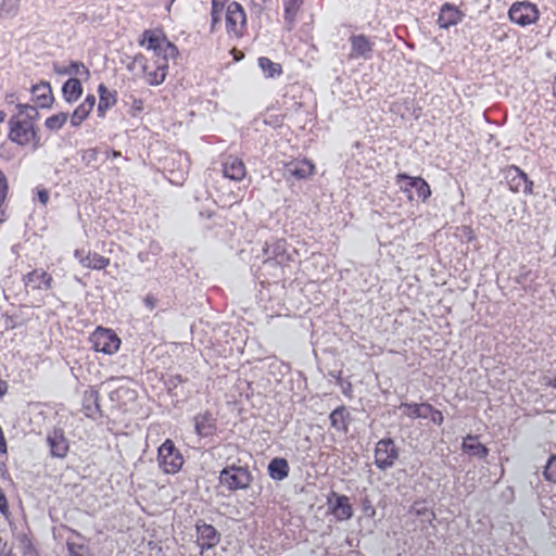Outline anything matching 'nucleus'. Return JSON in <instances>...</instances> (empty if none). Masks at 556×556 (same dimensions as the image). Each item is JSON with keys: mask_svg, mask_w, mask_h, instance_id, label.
<instances>
[{"mask_svg": "<svg viewBox=\"0 0 556 556\" xmlns=\"http://www.w3.org/2000/svg\"><path fill=\"white\" fill-rule=\"evenodd\" d=\"M67 119H68V114L61 112V113H58V114H54V115L48 117L45 122V126H46V128H48L51 131H58L65 125Z\"/></svg>", "mask_w": 556, "mask_h": 556, "instance_id": "34", "label": "nucleus"}, {"mask_svg": "<svg viewBox=\"0 0 556 556\" xmlns=\"http://www.w3.org/2000/svg\"><path fill=\"white\" fill-rule=\"evenodd\" d=\"M422 177H420V176L412 177L406 173H399L395 176V182H396V185L400 186L401 191L409 192L410 188L416 189V187H418L419 184H417L416 181H418Z\"/></svg>", "mask_w": 556, "mask_h": 556, "instance_id": "32", "label": "nucleus"}, {"mask_svg": "<svg viewBox=\"0 0 556 556\" xmlns=\"http://www.w3.org/2000/svg\"><path fill=\"white\" fill-rule=\"evenodd\" d=\"M52 70L56 75H76L83 76L85 79L90 77V71L80 61H71L68 66L62 65L59 62L52 63Z\"/></svg>", "mask_w": 556, "mask_h": 556, "instance_id": "24", "label": "nucleus"}, {"mask_svg": "<svg viewBox=\"0 0 556 556\" xmlns=\"http://www.w3.org/2000/svg\"><path fill=\"white\" fill-rule=\"evenodd\" d=\"M30 92L33 94L34 101L37 103V106L41 109L52 108L54 97L50 83L40 81L39 84L31 86Z\"/></svg>", "mask_w": 556, "mask_h": 556, "instance_id": "18", "label": "nucleus"}, {"mask_svg": "<svg viewBox=\"0 0 556 556\" xmlns=\"http://www.w3.org/2000/svg\"><path fill=\"white\" fill-rule=\"evenodd\" d=\"M121 155H122V153L119 151H115V150L111 151V156L114 159L119 157Z\"/></svg>", "mask_w": 556, "mask_h": 556, "instance_id": "60", "label": "nucleus"}, {"mask_svg": "<svg viewBox=\"0 0 556 556\" xmlns=\"http://www.w3.org/2000/svg\"><path fill=\"white\" fill-rule=\"evenodd\" d=\"M179 54L178 48L176 45H174L172 41L166 39V41L162 46V54L161 56H157V61H166V64H168V60L173 59L175 60Z\"/></svg>", "mask_w": 556, "mask_h": 556, "instance_id": "35", "label": "nucleus"}, {"mask_svg": "<svg viewBox=\"0 0 556 556\" xmlns=\"http://www.w3.org/2000/svg\"><path fill=\"white\" fill-rule=\"evenodd\" d=\"M267 470L271 479L280 481L288 477L290 467L287 459L275 457L269 462Z\"/></svg>", "mask_w": 556, "mask_h": 556, "instance_id": "27", "label": "nucleus"}, {"mask_svg": "<svg viewBox=\"0 0 556 556\" xmlns=\"http://www.w3.org/2000/svg\"><path fill=\"white\" fill-rule=\"evenodd\" d=\"M89 114L90 111L86 106L79 104L71 115V125L73 127L80 126L81 123L89 116Z\"/></svg>", "mask_w": 556, "mask_h": 556, "instance_id": "38", "label": "nucleus"}, {"mask_svg": "<svg viewBox=\"0 0 556 556\" xmlns=\"http://www.w3.org/2000/svg\"><path fill=\"white\" fill-rule=\"evenodd\" d=\"M509 20L519 25L528 26L539 20L538 7L529 1L515 2L508 11Z\"/></svg>", "mask_w": 556, "mask_h": 556, "instance_id": "6", "label": "nucleus"}, {"mask_svg": "<svg viewBox=\"0 0 556 556\" xmlns=\"http://www.w3.org/2000/svg\"><path fill=\"white\" fill-rule=\"evenodd\" d=\"M9 192V182L4 173L0 169V223L4 222V211L2 205L7 200Z\"/></svg>", "mask_w": 556, "mask_h": 556, "instance_id": "36", "label": "nucleus"}, {"mask_svg": "<svg viewBox=\"0 0 556 556\" xmlns=\"http://www.w3.org/2000/svg\"><path fill=\"white\" fill-rule=\"evenodd\" d=\"M219 482L224 486L244 488L254 482V475L243 466H227L219 471Z\"/></svg>", "mask_w": 556, "mask_h": 556, "instance_id": "4", "label": "nucleus"}, {"mask_svg": "<svg viewBox=\"0 0 556 556\" xmlns=\"http://www.w3.org/2000/svg\"><path fill=\"white\" fill-rule=\"evenodd\" d=\"M223 13L211 11V31H215L216 25L220 23Z\"/></svg>", "mask_w": 556, "mask_h": 556, "instance_id": "52", "label": "nucleus"}, {"mask_svg": "<svg viewBox=\"0 0 556 556\" xmlns=\"http://www.w3.org/2000/svg\"><path fill=\"white\" fill-rule=\"evenodd\" d=\"M80 104L86 106L91 112L96 104V97L93 94H88L84 102Z\"/></svg>", "mask_w": 556, "mask_h": 556, "instance_id": "53", "label": "nucleus"}, {"mask_svg": "<svg viewBox=\"0 0 556 556\" xmlns=\"http://www.w3.org/2000/svg\"><path fill=\"white\" fill-rule=\"evenodd\" d=\"M416 182L419 184L418 187H416L417 195L422 202H426L432 194L430 185L424 178Z\"/></svg>", "mask_w": 556, "mask_h": 556, "instance_id": "40", "label": "nucleus"}, {"mask_svg": "<svg viewBox=\"0 0 556 556\" xmlns=\"http://www.w3.org/2000/svg\"><path fill=\"white\" fill-rule=\"evenodd\" d=\"M0 556H15L12 551H2L0 553Z\"/></svg>", "mask_w": 556, "mask_h": 556, "instance_id": "59", "label": "nucleus"}, {"mask_svg": "<svg viewBox=\"0 0 556 556\" xmlns=\"http://www.w3.org/2000/svg\"><path fill=\"white\" fill-rule=\"evenodd\" d=\"M99 155V151L96 148H89L81 152V160L87 165L90 166L93 162L97 161Z\"/></svg>", "mask_w": 556, "mask_h": 556, "instance_id": "42", "label": "nucleus"}, {"mask_svg": "<svg viewBox=\"0 0 556 556\" xmlns=\"http://www.w3.org/2000/svg\"><path fill=\"white\" fill-rule=\"evenodd\" d=\"M7 452V441L3 431L0 433V453Z\"/></svg>", "mask_w": 556, "mask_h": 556, "instance_id": "56", "label": "nucleus"}, {"mask_svg": "<svg viewBox=\"0 0 556 556\" xmlns=\"http://www.w3.org/2000/svg\"><path fill=\"white\" fill-rule=\"evenodd\" d=\"M315 170V165L306 160H293L286 164L285 167V177L289 179L293 177L298 180L309 178Z\"/></svg>", "mask_w": 556, "mask_h": 556, "instance_id": "14", "label": "nucleus"}, {"mask_svg": "<svg viewBox=\"0 0 556 556\" xmlns=\"http://www.w3.org/2000/svg\"><path fill=\"white\" fill-rule=\"evenodd\" d=\"M143 303L149 311H153L157 304V299L152 294H148L146 295Z\"/></svg>", "mask_w": 556, "mask_h": 556, "instance_id": "45", "label": "nucleus"}, {"mask_svg": "<svg viewBox=\"0 0 556 556\" xmlns=\"http://www.w3.org/2000/svg\"><path fill=\"white\" fill-rule=\"evenodd\" d=\"M7 101L9 103H13L14 102V94L12 93V94L7 96Z\"/></svg>", "mask_w": 556, "mask_h": 556, "instance_id": "61", "label": "nucleus"}, {"mask_svg": "<svg viewBox=\"0 0 556 556\" xmlns=\"http://www.w3.org/2000/svg\"><path fill=\"white\" fill-rule=\"evenodd\" d=\"M187 379L181 375H170L164 380V384L169 393H172L180 383L186 382Z\"/></svg>", "mask_w": 556, "mask_h": 556, "instance_id": "41", "label": "nucleus"}, {"mask_svg": "<svg viewBox=\"0 0 556 556\" xmlns=\"http://www.w3.org/2000/svg\"><path fill=\"white\" fill-rule=\"evenodd\" d=\"M351 56L369 59L374 43L365 35H353L350 37Z\"/></svg>", "mask_w": 556, "mask_h": 556, "instance_id": "22", "label": "nucleus"}, {"mask_svg": "<svg viewBox=\"0 0 556 556\" xmlns=\"http://www.w3.org/2000/svg\"><path fill=\"white\" fill-rule=\"evenodd\" d=\"M544 479L556 484V455H551L543 470Z\"/></svg>", "mask_w": 556, "mask_h": 556, "instance_id": "37", "label": "nucleus"}, {"mask_svg": "<svg viewBox=\"0 0 556 556\" xmlns=\"http://www.w3.org/2000/svg\"><path fill=\"white\" fill-rule=\"evenodd\" d=\"M328 511L339 521L348 520L352 517L353 509L350 501L344 495L331 492L327 500Z\"/></svg>", "mask_w": 556, "mask_h": 556, "instance_id": "11", "label": "nucleus"}, {"mask_svg": "<svg viewBox=\"0 0 556 556\" xmlns=\"http://www.w3.org/2000/svg\"><path fill=\"white\" fill-rule=\"evenodd\" d=\"M138 257H139V260L143 261L142 253H139V254H138Z\"/></svg>", "mask_w": 556, "mask_h": 556, "instance_id": "64", "label": "nucleus"}, {"mask_svg": "<svg viewBox=\"0 0 556 556\" xmlns=\"http://www.w3.org/2000/svg\"><path fill=\"white\" fill-rule=\"evenodd\" d=\"M142 110H143V102H142V100L134 98L132 105H131V115L136 116Z\"/></svg>", "mask_w": 556, "mask_h": 556, "instance_id": "49", "label": "nucleus"}, {"mask_svg": "<svg viewBox=\"0 0 556 556\" xmlns=\"http://www.w3.org/2000/svg\"><path fill=\"white\" fill-rule=\"evenodd\" d=\"M463 451L471 457L484 459L489 455V448L479 442L477 435L468 434L462 444Z\"/></svg>", "mask_w": 556, "mask_h": 556, "instance_id": "25", "label": "nucleus"}, {"mask_svg": "<svg viewBox=\"0 0 556 556\" xmlns=\"http://www.w3.org/2000/svg\"><path fill=\"white\" fill-rule=\"evenodd\" d=\"M350 417V413L346 407L341 405L330 413L329 420L332 428L338 431L348 432L346 420Z\"/></svg>", "mask_w": 556, "mask_h": 556, "instance_id": "28", "label": "nucleus"}, {"mask_svg": "<svg viewBox=\"0 0 556 556\" xmlns=\"http://www.w3.org/2000/svg\"><path fill=\"white\" fill-rule=\"evenodd\" d=\"M223 173L226 178L241 181L247 174L245 165L239 157L229 155L223 164Z\"/></svg>", "mask_w": 556, "mask_h": 556, "instance_id": "21", "label": "nucleus"}, {"mask_svg": "<svg viewBox=\"0 0 556 556\" xmlns=\"http://www.w3.org/2000/svg\"><path fill=\"white\" fill-rule=\"evenodd\" d=\"M0 511L4 516H7L9 514V505H8L7 496L2 492V489H0Z\"/></svg>", "mask_w": 556, "mask_h": 556, "instance_id": "46", "label": "nucleus"}, {"mask_svg": "<svg viewBox=\"0 0 556 556\" xmlns=\"http://www.w3.org/2000/svg\"><path fill=\"white\" fill-rule=\"evenodd\" d=\"M21 0H2L0 3V18H12L17 15Z\"/></svg>", "mask_w": 556, "mask_h": 556, "instance_id": "33", "label": "nucleus"}, {"mask_svg": "<svg viewBox=\"0 0 556 556\" xmlns=\"http://www.w3.org/2000/svg\"><path fill=\"white\" fill-rule=\"evenodd\" d=\"M24 283L34 290H49L52 288V276L41 268H37L24 276Z\"/></svg>", "mask_w": 556, "mask_h": 556, "instance_id": "17", "label": "nucleus"}, {"mask_svg": "<svg viewBox=\"0 0 556 556\" xmlns=\"http://www.w3.org/2000/svg\"><path fill=\"white\" fill-rule=\"evenodd\" d=\"M143 59H144V56H143V55L138 54V55H136V56H135V60H134V61H135V62H138V61H141V60H143Z\"/></svg>", "mask_w": 556, "mask_h": 556, "instance_id": "62", "label": "nucleus"}, {"mask_svg": "<svg viewBox=\"0 0 556 556\" xmlns=\"http://www.w3.org/2000/svg\"><path fill=\"white\" fill-rule=\"evenodd\" d=\"M83 412L86 417L93 420L103 416L100 406V393L98 390L90 388L83 395Z\"/></svg>", "mask_w": 556, "mask_h": 556, "instance_id": "16", "label": "nucleus"}, {"mask_svg": "<svg viewBox=\"0 0 556 556\" xmlns=\"http://www.w3.org/2000/svg\"><path fill=\"white\" fill-rule=\"evenodd\" d=\"M167 68L168 64H166V61H156V68L148 73V83L151 86L161 85L166 78Z\"/></svg>", "mask_w": 556, "mask_h": 556, "instance_id": "30", "label": "nucleus"}, {"mask_svg": "<svg viewBox=\"0 0 556 556\" xmlns=\"http://www.w3.org/2000/svg\"><path fill=\"white\" fill-rule=\"evenodd\" d=\"M9 139L18 146L33 144V149L37 150L40 143V136L35 124L23 121L20 116H12L9 121Z\"/></svg>", "mask_w": 556, "mask_h": 556, "instance_id": "1", "label": "nucleus"}, {"mask_svg": "<svg viewBox=\"0 0 556 556\" xmlns=\"http://www.w3.org/2000/svg\"><path fill=\"white\" fill-rule=\"evenodd\" d=\"M430 419L434 425L441 426L444 421V416L441 410L437 409L430 415Z\"/></svg>", "mask_w": 556, "mask_h": 556, "instance_id": "47", "label": "nucleus"}, {"mask_svg": "<svg viewBox=\"0 0 556 556\" xmlns=\"http://www.w3.org/2000/svg\"><path fill=\"white\" fill-rule=\"evenodd\" d=\"M401 448L394 439L382 438L376 444L375 464L379 469L386 470L392 468L400 458Z\"/></svg>", "mask_w": 556, "mask_h": 556, "instance_id": "3", "label": "nucleus"}, {"mask_svg": "<svg viewBox=\"0 0 556 556\" xmlns=\"http://www.w3.org/2000/svg\"><path fill=\"white\" fill-rule=\"evenodd\" d=\"M402 407L407 408L409 410L407 413V416L413 418V419H417V418L427 419L428 418L427 414L421 413L420 404H417V403H402L400 408H402Z\"/></svg>", "mask_w": 556, "mask_h": 556, "instance_id": "39", "label": "nucleus"}, {"mask_svg": "<svg viewBox=\"0 0 556 556\" xmlns=\"http://www.w3.org/2000/svg\"><path fill=\"white\" fill-rule=\"evenodd\" d=\"M83 85L76 77L68 78L62 86V94L67 103H74L83 94Z\"/></svg>", "mask_w": 556, "mask_h": 556, "instance_id": "26", "label": "nucleus"}, {"mask_svg": "<svg viewBox=\"0 0 556 556\" xmlns=\"http://www.w3.org/2000/svg\"><path fill=\"white\" fill-rule=\"evenodd\" d=\"M465 14L456 5L445 2L442 4L437 23L440 28L448 29L463 21Z\"/></svg>", "mask_w": 556, "mask_h": 556, "instance_id": "15", "label": "nucleus"}, {"mask_svg": "<svg viewBox=\"0 0 556 556\" xmlns=\"http://www.w3.org/2000/svg\"><path fill=\"white\" fill-rule=\"evenodd\" d=\"M70 553H71V556H85L84 553H83V547L81 546L74 547L73 545H71L70 546Z\"/></svg>", "mask_w": 556, "mask_h": 556, "instance_id": "55", "label": "nucleus"}, {"mask_svg": "<svg viewBox=\"0 0 556 556\" xmlns=\"http://www.w3.org/2000/svg\"><path fill=\"white\" fill-rule=\"evenodd\" d=\"M257 62L265 77L267 78L278 77L282 73L281 65L279 63L273 62L269 58L261 56L258 58Z\"/></svg>", "mask_w": 556, "mask_h": 556, "instance_id": "29", "label": "nucleus"}, {"mask_svg": "<svg viewBox=\"0 0 556 556\" xmlns=\"http://www.w3.org/2000/svg\"><path fill=\"white\" fill-rule=\"evenodd\" d=\"M422 503H414V505L412 506V509L417 514V515H427L428 517H433L434 514L431 511V510H428L426 507L421 506Z\"/></svg>", "mask_w": 556, "mask_h": 556, "instance_id": "44", "label": "nucleus"}, {"mask_svg": "<svg viewBox=\"0 0 556 556\" xmlns=\"http://www.w3.org/2000/svg\"><path fill=\"white\" fill-rule=\"evenodd\" d=\"M47 443L52 457L64 458L70 448V442L62 428H53L47 435Z\"/></svg>", "mask_w": 556, "mask_h": 556, "instance_id": "12", "label": "nucleus"}, {"mask_svg": "<svg viewBox=\"0 0 556 556\" xmlns=\"http://www.w3.org/2000/svg\"><path fill=\"white\" fill-rule=\"evenodd\" d=\"M504 176L509 189L515 192H522L526 195L533 194V181L517 165H509L504 169Z\"/></svg>", "mask_w": 556, "mask_h": 556, "instance_id": "7", "label": "nucleus"}, {"mask_svg": "<svg viewBox=\"0 0 556 556\" xmlns=\"http://www.w3.org/2000/svg\"><path fill=\"white\" fill-rule=\"evenodd\" d=\"M11 478L9 476L8 469L4 464H0V483H11Z\"/></svg>", "mask_w": 556, "mask_h": 556, "instance_id": "51", "label": "nucleus"}, {"mask_svg": "<svg viewBox=\"0 0 556 556\" xmlns=\"http://www.w3.org/2000/svg\"><path fill=\"white\" fill-rule=\"evenodd\" d=\"M8 392V383L7 381L0 379V397H2Z\"/></svg>", "mask_w": 556, "mask_h": 556, "instance_id": "57", "label": "nucleus"}, {"mask_svg": "<svg viewBox=\"0 0 556 556\" xmlns=\"http://www.w3.org/2000/svg\"><path fill=\"white\" fill-rule=\"evenodd\" d=\"M420 408L421 413L428 415V418H430V415L435 410V408L429 403H421Z\"/></svg>", "mask_w": 556, "mask_h": 556, "instance_id": "54", "label": "nucleus"}, {"mask_svg": "<svg viewBox=\"0 0 556 556\" xmlns=\"http://www.w3.org/2000/svg\"><path fill=\"white\" fill-rule=\"evenodd\" d=\"M298 7V0H287L285 3V17L286 20H291L292 14Z\"/></svg>", "mask_w": 556, "mask_h": 556, "instance_id": "43", "label": "nucleus"}, {"mask_svg": "<svg viewBox=\"0 0 556 556\" xmlns=\"http://www.w3.org/2000/svg\"><path fill=\"white\" fill-rule=\"evenodd\" d=\"M166 36L162 30L147 29L142 33V39L139 40V45L146 47L148 50H152L155 56H161L162 46L166 41Z\"/></svg>", "mask_w": 556, "mask_h": 556, "instance_id": "19", "label": "nucleus"}, {"mask_svg": "<svg viewBox=\"0 0 556 556\" xmlns=\"http://www.w3.org/2000/svg\"><path fill=\"white\" fill-rule=\"evenodd\" d=\"M226 0H212V12L223 13L225 9Z\"/></svg>", "mask_w": 556, "mask_h": 556, "instance_id": "50", "label": "nucleus"}, {"mask_svg": "<svg viewBox=\"0 0 556 556\" xmlns=\"http://www.w3.org/2000/svg\"><path fill=\"white\" fill-rule=\"evenodd\" d=\"M226 29L229 35L240 38L247 26V15L243 7L236 1L230 2L226 10Z\"/></svg>", "mask_w": 556, "mask_h": 556, "instance_id": "8", "label": "nucleus"}, {"mask_svg": "<svg viewBox=\"0 0 556 556\" xmlns=\"http://www.w3.org/2000/svg\"><path fill=\"white\" fill-rule=\"evenodd\" d=\"M157 462L165 473H176L184 465V456L170 439H166L157 448Z\"/></svg>", "mask_w": 556, "mask_h": 556, "instance_id": "2", "label": "nucleus"}, {"mask_svg": "<svg viewBox=\"0 0 556 556\" xmlns=\"http://www.w3.org/2000/svg\"><path fill=\"white\" fill-rule=\"evenodd\" d=\"M263 253L266 256V262L274 260L277 264H283L289 261L287 253V241L286 239H270L265 242Z\"/></svg>", "mask_w": 556, "mask_h": 556, "instance_id": "13", "label": "nucleus"}, {"mask_svg": "<svg viewBox=\"0 0 556 556\" xmlns=\"http://www.w3.org/2000/svg\"><path fill=\"white\" fill-rule=\"evenodd\" d=\"M194 432L200 438H210L217 433V418L213 412L205 409L197 413L192 418Z\"/></svg>", "mask_w": 556, "mask_h": 556, "instance_id": "9", "label": "nucleus"}, {"mask_svg": "<svg viewBox=\"0 0 556 556\" xmlns=\"http://www.w3.org/2000/svg\"><path fill=\"white\" fill-rule=\"evenodd\" d=\"M99 103L97 113L99 117H104L106 111L114 106L117 102V92L110 91L104 84L98 86Z\"/></svg>", "mask_w": 556, "mask_h": 556, "instance_id": "23", "label": "nucleus"}, {"mask_svg": "<svg viewBox=\"0 0 556 556\" xmlns=\"http://www.w3.org/2000/svg\"><path fill=\"white\" fill-rule=\"evenodd\" d=\"M92 349L96 352L112 355L116 353L121 345V339L117 334L103 327H98L89 337Z\"/></svg>", "mask_w": 556, "mask_h": 556, "instance_id": "5", "label": "nucleus"}, {"mask_svg": "<svg viewBox=\"0 0 556 556\" xmlns=\"http://www.w3.org/2000/svg\"><path fill=\"white\" fill-rule=\"evenodd\" d=\"M5 113L3 111H0V123L4 121Z\"/></svg>", "mask_w": 556, "mask_h": 556, "instance_id": "63", "label": "nucleus"}, {"mask_svg": "<svg viewBox=\"0 0 556 556\" xmlns=\"http://www.w3.org/2000/svg\"><path fill=\"white\" fill-rule=\"evenodd\" d=\"M197 543L201 553L215 547L219 543V533L216 529L202 520L195 525Z\"/></svg>", "mask_w": 556, "mask_h": 556, "instance_id": "10", "label": "nucleus"}, {"mask_svg": "<svg viewBox=\"0 0 556 556\" xmlns=\"http://www.w3.org/2000/svg\"><path fill=\"white\" fill-rule=\"evenodd\" d=\"M74 255L84 267L90 269L101 270L110 264V258L96 252H88L85 255L84 251L76 250Z\"/></svg>", "mask_w": 556, "mask_h": 556, "instance_id": "20", "label": "nucleus"}, {"mask_svg": "<svg viewBox=\"0 0 556 556\" xmlns=\"http://www.w3.org/2000/svg\"><path fill=\"white\" fill-rule=\"evenodd\" d=\"M37 195H38V201L42 204V205H47L48 201H49V191L45 188H38L37 189Z\"/></svg>", "mask_w": 556, "mask_h": 556, "instance_id": "48", "label": "nucleus"}, {"mask_svg": "<svg viewBox=\"0 0 556 556\" xmlns=\"http://www.w3.org/2000/svg\"><path fill=\"white\" fill-rule=\"evenodd\" d=\"M16 109L18 112L15 116H20L23 121H28L29 124H34L39 118V112L35 105L18 103Z\"/></svg>", "mask_w": 556, "mask_h": 556, "instance_id": "31", "label": "nucleus"}, {"mask_svg": "<svg viewBox=\"0 0 556 556\" xmlns=\"http://www.w3.org/2000/svg\"><path fill=\"white\" fill-rule=\"evenodd\" d=\"M545 384L556 389V376L553 378L545 377Z\"/></svg>", "mask_w": 556, "mask_h": 556, "instance_id": "58", "label": "nucleus"}]
</instances>
